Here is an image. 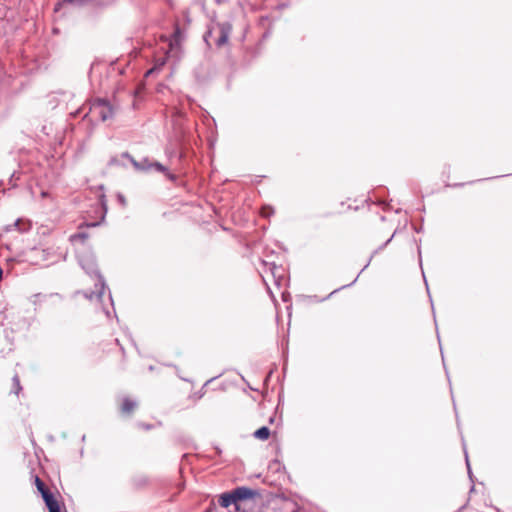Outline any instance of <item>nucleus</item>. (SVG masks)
Segmentation results:
<instances>
[{"label": "nucleus", "mask_w": 512, "mask_h": 512, "mask_svg": "<svg viewBox=\"0 0 512 512\" xmlns=\"http://www.w3.org/2000/svg\"><path fill=\"white\" fill-rule=\"evenodd\" d=\"M127 64H121L116 60L109 65L103 62H94L91 65L89 78L94 85L98 81V87L101 90L113 89L116 93L125 91L126 82L123 79Z\"/></svg>", "instance_id": "obj_1"}, {"label": "nucleus", "mask_w": 512, "mask_h": 512, "mask_svg": "<svg viewBox=\"0 0 512 512\" xmlns=\"http://www.w3.org/2000/svg\"><path fill=\"white\" fill-rule=\"evenodd\" d=\"M80 264L88 275L95 276L96 278V282L94 284L95 290L91 291L90 293L85 292L84 296L90 300L96 299L98 301H101L105 291V282L103 277L99 273L95 261L92 258H87L82 259L80 261Z\"/></svg>", "instance_id": "obj_2"}, {"label": "nucleus", "mask_w": 512, "mask_h": 512, "mask_svg": "<svg viewBox=\"0 0 512 512\" xmlns=\"http://www.w3.org/2000/svg\"><path fill=\"white\" fill-rule=\"evenodd\" d=\"M231 31L232 24L229 21L217 22L214 26L209 27L204 33L203 40L208 46H210V39L216 34L217 36L214 39L215 45L217 47H222L227 44Z\"/></svg>", "instance_id": "obj_3"}, {"label": "nucleus", "mask_w": 512, "mask_h": 512, "mask_svg": "<svg viewBox=\"0 0 512 512\" xmlns=\"http://www.w3.org/2000/svg\"><path fill=\"white\" fill-rule=\"evenodd\" d=\"M130 164L133 165V167L139 171V172H158L163 173L170 181H176L177 177L173 173L169 172L167 167H165L163 164H161L158 161L150 160L148 158H143L142 160H135L133 157L130 156Z\"/></svg>", "instance_id": "obj_4"}, {"label": "nucleus", "mask_w": 512, "mask_h": 512, "mask_svg": "<svg viewBox=\"0 0 512 512\" xmlns=\"http://www.w3.org/2000/svg\"><path fill=\"white\" fill-rule=\"evenodd\" d=\"M113 115V108L105 99H95L89 108V112L85 114L86 117H90L91 120L106 121Z\"/></svg>", "instance_id": "obj_5"}, {"label": "nucleus", "mask_w": 512, "mask_h": 512, "mask_svg": "<svg viewBox=\"0 0 512 512\" xmlns=\"http://www.w3.org/2000/svg\"><path fill=\"white\" fill-rule=\"evenodd\" d=\"M395 234H396V231L392 234V236H391V237H390L386 242H384L382 245H380L377 249H375V250L373 251V253L371 254V256H370V258H369L368 262L366 263V265L363 267V269L360 271V273L355 277V279H354L351 283H349V284H347V285H343V286H341V287H339V288L335 289V290H334V291H332V292H331L327 297L323 298V299H322V301H324V300L328 299L330 296H332L333 294L337 293V292H338V291H340L341 289H344V288H347V287H350V286L354 285V284L356 283V281H357V279H358L359 275H360V274H361V273H362V272H363V271H364V270H365V269L370 265V262H371L372 258H373L376 254H378L380 251H382L383 249H385V247H386V246H387V245L392 241V239H393V237L395 236Z\"/></svg>", "instance_id": "obj_6"}, {"label": "nucleus", "mask_w": 512, "mask_h": 512, "mask_svg": "<svg viewBox=\"0 0 512 512\" xmlns=\"http://www.w3.org/2000/svg\"><path fill=\"white\" fill-rule=\"evenodd\" d=\"M395 234H396V231L392 234V236H391V237H390L386 242H384L382 245H380L377 249H375V250L373 251V253L371 254V256H370V258H369L368 262L366 263V265L363 267V269L360 271V273L355 277V279H354L351 283H349V284H347V285H343V286H341V287H339V288L335 289V290H334V291H332V292H331L327 297L323 298V299H322V301H324V300L328 299L330 296H332L333 294L337 293V292H338V291H340L341 289H344V288H347V287H350V286L354 285V284L356 283V281H357V279H358L359 275H360V274H361V273H362V272H363V271H364V270H365V269L370 265V262H371L372 258H373L376 254H378L380 251H382L383 249H385V247H386V246H387V245L392 241V239H393V237L395 236Z\"/></svg>", "instance_id": "obj_7"}, {"label": "nucleus", "mask_w": 512, "mask_h": 512, "mask_svg": "<svg viewBox=\"0 0 512 512\" xmlns=\"http://www.w3.org/2000/svg\"><path fill=\"white\" fill-rule=\"evenodd\" d=\"M232 490L234 492L237 505L241 502L252 500L259 495L257 490L246 486H238Z\"/></svg>", "instance_id": "obj_8"}, {"label": "nucleus", "mask_w": 512, "mask_h": 512, "mask_svg": "<svg viewBox=\"0 0 512 512\" xmlns=\"http://www.w3.org/2000/svg\"><path fill=\"white\" fill-rule=\"evenodd\" d=\"M218 503L223 508L233 505L236 510H239L233 490L221 493L218 497Z\"/></svg>", "instance_id": "obj_9"}, {"label": "nucleus", "mask_w": 512, "mask_h": 512, "mask_svg": "<svg viewBox=\"0 0 512 512\" xmlns=\"http://www.w3.org/2000/svg\"><path fill=\"white\" fill-rule=\"evenodd\" d=\"M42 498L49 512H61L60 505L50 490L43 491Z\"/></svg>", "instance_id": "obj_10"}, {"label": "nucleus", "mask_w": 512, "mask_h": 512, "mask_svg": "<svg viewBox=\"0 0 512 512\" xmlns=\"http://www.w3.org/2000/svg\"><path fill=\"white\" fill-rule=\"evenodd\" d=\"M149 484V478L144 474H136L132 479V486L134 489L141 490L147 487Z\"/></svg>", "instance_id": "obj_11"}, {"label": "nucleus", "mask_w": 512, "mask_h": 512, "mask_svg": "<svg viewBox=\"0 0 512 512\" xmlns=\"http://www.w3.org/2000/svg\"><path fill=\"white\" fill-rule=\"evenodd\" d=\"M128 159V152H122L119 156H112L108 162L111 167L114 166H125V161Z\"/></svg>", "instance_id": "obj_12"}, {"label": "nucleus", "mask_w": 512, "mask_h": 512, "mask_svg": "<svg viewBox=\"0 0 512 512\" xmlns=\"http://www.w3.org/2000/svg\"><path fill=\"white\" fill-rule=\"evenodd\" d=\"M270 434H271L270 429L267 426H261L260 428H258L257 430L254 431L253 436L256 439L264 441L269 438Z\"/></svg>", "instance_id": "obj_13"}, {"label": "nucleus", "mask_w": 512, "mask_h": 512, "mask_svg": "<svg viewBox=\"0 0 512 512\" xmlns=\"http://www.w3.org/2000/svg\"><path fill=\"white\" fill-rule=\"evenodd\" d=\"M88 238V234L86 232L79 231L73 235L70 236L71 242H80L84 243Z\"/></svg>", "instance_id": "obj_14"}, {"label": "nucleus", "mask_w": 512, "mask_h": 512, "mask_svg": "<svg viewBox=\"0 0 512 512\" xmlns=\"http://www.w3.org/2000/svg\"><path fill=\"white\" fill-rule=\"evenodd\" d=\"M12 383H13V390H12V392H14L16 395H18L20 393V391L22 390V386L20 384V379H19V376L17 374H15L13 376Z\"/></svg>", "instance_id": "obj_15"}, {"label": "nucleus", "mask_w": 512, "mask_h": 512, "mask_svg": "<svg viewBox=\"0 0 512 512\" xmlns=\"http://www.w3.org/2000/svg\"><path fill=\"white\" fill-rule=\"evenodd\" d=\"M35 484L38 489V491L43 494V491H48L49 489L45 486L44 482L38 477H35Z\"/></svg>", "instance_id": "obj_16"}, {"label": "nucleus", "mask_w": 512, "mask_h": 512, "mask_svg": "<svg viewBox=\"0 0 512 512\" xmlns=\"http://www.w3.org/2000/svg\"><path fill=\"white\" fill-rule=\"evenodd\" d=\"M274 213V209L271 206H263L261 209V215L263 217H270Z\"/></svg>", "instance_id": "obj_17"}, {"label": "nucleus", "mask_w": 512, "mask_h": 512, "mask_svg": "<svg viewBox=\"0 0 512 512\" xmlns=\"http://www.w3.org/2000/svg\"><path fill=\"white\" fill-rule=\"evenodd\" d=\"M215 378H216V377H213V378H211V379L207 380V381L205 382V384L203 385V387H202V388H201L197 393H195V397H196L197 399H201V398L204 396V394H205V390H204V389H205V387H206L210 382H212Z\"/></svg>", "instance_id": "obj_18"}, {"label": "nucleus", "mask_w": 512, "mask_h": 512, "mask_svg": "<svg viewBox=\"0 0 512 512\" xmlns=\"http://www.w3.org/2000/svg\"><path fill=\"white\" fill-rule=\"evenodd\" d=\"M91 1L92 0H63L64 3H69L78 6H83Z\"/></svg>", "instance_id": "obj_19"}, {"label": "nucleus", "mask_w": 512, "mask_h": 512, "mask_svg": "<svg viewBox=\"0 0 512 512\" xmlns=\"http://www.w3.org/2000/svg\"><path fill=\"white\" fill-rule=\"evenodd\" d=\"M135 425H136V427L146 430V431L151 430V429L155 428V426H156L154 424H147V423H143V422H137Z\"/></svg>", "instance_id": "obj_20"}, {"label": "nucleus", "mask_w": 512, "mask_h": 512, "mask_svg": "<svg viewBox=\"0 0 512 512\" xmlns=\"http://www.w3.org/2000/svg\"><path fill=\"white\" fill-rule=\"evenodd\" d=\"M121 411L123 413L128 412V397H123L122 403H121Z\"/></svg>", "instance_id": "obj_21"}, {"label": "nucleus", "mask_w": 512, "mask_h": 512, "mask_svg": "<svg viewBox=\"0 0 512 512\" xmlns=\"http://www.w3.org/2000/svg\"><path fill=\"white\" fill-rule=\"evenodd\" d=\"M165 365H166V366H168V367H174V368H175V370H176V374H177V376H178L181 380L186 381V382H190V379L184 378V377H182V376L179 374V368H178L176 365H173V364H170V363L165 364Z\"/></svg>", "instance_id": "obj_22"}, {"label": "nucleus", "mask_w": 512, "mask_h": 512, "mask_svg": "<svg viewBox=\"0 0 512 512\" xmlns=\"http://www.w3.org/2000/svg\"><path fill=\"white\" fill-rule=\"evenodd\" d=\"M465 460H466V466H467L469 478L472 480V471H471L470 463H469V460H468L467 451H465Z\"/></svg>", "instance_id": "obj_23"}, {"label": "nucleus", "mask_w": 512, "mask_h": 512, "mask_svg": "<svg viewBox=\"0 0 512 512\" xmlns=\"http://www.w3.org/2000/svg\"><path fill=\"white\" fill-rule=\"evenodd\" d=\"M117 200H118V202L121 204V206H123V207L125 206V204H126V199H125V196H124L123 194L118 193V194H117Z\"/></svg>", "instance_id": "obj_24"}, {"label": "nucleus", "mask_w": 512, "mask_h": 512, "mask_svg": "<svg viewBox=\"0 0 512 512\" xmlns=\"http://www.w3.org/2000/svg\"><path fill=\"white\" fill-rule=\"evenodd\" d=\"M19 178H20V175H19V174H17L16 172H13V174H12V175H11V177H10V183H11L13 186H15V185H16V183H14V181L19 180Z\"/></svg>", "instance_id": "obj_25"}, {"label": "nucleus", "mask_w": 512, "mask_h": 512, "mask_svg": "<svg viewBox=\"0 0 512 512\" xmlns=\"http://www.w3.org/2000/svg\"><path fill=\"white\" fill-rule=\"evenodd\" d=\"M99 201H100L101 206L104 209V211H106V200H105V195L104 194L100 195Z\"/></svg>", "instance_id": "obj_26"}, {"label": "nucleus", "mask_w": 512, "mask_h": 512, "mask_svg": "<svg viewBox=\"0 0 512 512\" xmlns=\"http://www.w3.org/2000/svg\"><path fill=\"white\" fill-rule=\"evenodd\" d=\"M288 6H289L288 3L283 2V3H280V4L277 5V9L278 10H283V9H286Z\"/></svg>", "instance_id": "obj_27"}, {"label": "nucleus", "mask_w": 512, "mask_h": 512, "mask_svg": "<svg viewBox=\"0 0 512 512\" xmlns=\"http://www.w3.org/2000/svg\"><path fill=\"white\" fill-rule=\"evenodd\" d=\"M422 275H423V278H424V282H425V285H426L427 292H429L428 282H427V280H426V277H425V274H424V271H423V270H422ZM428 295H429V298H431L430 293H428ZM430 301L432 302V299H430Z\"/></svg>", "instance_id": "obj_28"}, {"label": "nucleus", "mask_w": 512, "mask_h": 512, "mask_svg": "<svg viewBox=\"0 0 512 512\" xmlns=\"http://www.w3.org/2000/svg\"><path fill=\"white\" fill-rule=\"evenodd\" d=\"M137 406V403L130 399V413L134 410V408Z\"/></svg>", "instance_id": "obj_29"}, {"label": "nucleus", "mask_w": 512, "mask_h": 512, "mask_svg": "<svg viewBox=\"0 0 512 512\" xmlns=\"http://www.w3.org/2000/svg\"><path fill=\"white\" fill-rule=\"evenodd\" d=\"M418 257H419V264L422 267V256H421V248L418 246Z\"/></svg>", "instance_id": "obj_30"}, {"label": "nucleus", "mask_w": 512, "mask_h": 512, "mask_svg": "<svg viewBox=\"0 0 512 512\" xmlns=\"http://www.w3.org/2000/svg\"><path fill=\"white\" fill-rule=\"evenodd\" d=\"M465 183H455V184H452V185H449L450 187H462L464 186Z\"/></svg>", "instance_id": "obj_31"}, {"label": "nucleus", "mask_w": 512, "mask_h": 512, "mask_svg": "<svg viewBox=\"0 0 512 512\" xmlns=\"http://www.w3.org/2000/svg\"><path fill=\"white\" fill-rule=\"evenodd\" d=\"M414 230H415V232L420 233V232H422L423 227H422V226H420V227H414Z\"/></svg>", "instance_id": "obj_32"}, {"label": "nucleus", "mask_w": 512, "mask_h": 512, "mask_svg": "<svg viewBox=\"0 0 512 512\" xmlns=\"http://www.w3.org/2000/svg\"><path fill=\"white\" fill-rule=\"evenodd\" d=\"M215 451L217 455H221L222 453V450L218 446L215 447Z\"/></svg>", "instance_id": "obj_33"}, {"label": "nucleus", "mask_w": 512, "mask_h": 512, "mask_svg": "<svg viewBox=\"0 0 512 512\" xmlns=\"http://www.w3.org/2000/svg\"><path fill=\"white\" fill-rule=\"evenodd\" d=\"M278 267H276V265L273 264V268H272V274L274 277H276V273H275V270H277Z\"/></svg>", "instance_id": "obj_34"}, {"label": "nucleus", "mask_w": 512, "mask_h": 512, "mask_svg": "<svg viewBox=\"0 0 512 512\" xmlns=\"http://www.w3.org/2000/svg\"><path fill=\"white\" fill-rule=\"evenodd\" d=\"M174 36H175V37L180 36V29H179V28H177V29H176V31H175V33H174Z\"/></svg>", "instance_id": "obj_35"}, {"label": "nucleus", "mask_w": 512, "mask_h": 512, "mask_svg": "<svg viewBox=\"0 0 512 512\" xmlns=\"http://www.w3.org/2000/svg\"><path fill=\"white\" fill-rule=\"evenodd\" d=\"M133 345H134V347L136 348V350L138 351V353L140 354V351H139V349H138V345H137L136 343H134V342H133Z\"/></svg>", "instance_id": "obj_36"}, {"label": "nucleus", "mask_w": 512, "mask_h": 512, "mask_svg": "<svg viewBox=\"0 0 512 512\" xmlns=\"http://www.w3.org/2000/svg\"><path fill=\"white\" fill-rule=\"evenodd\" d=\"M97 225V223H91V224H88L87 226L89 227H95Z\"/></svg>", "instance_id": "obj_37"}, {"label": "nucleus", "mask_w": 512, "mask_h": 512, "mask_svg": "<svg viewBox=\"0 0 512 512\" xmlns=\"http://www.w3.org/2000/svg\"><path fill=\"white\" fill-rule=\"evenodd\" d=\"M465 508V506L460 507L456 512H462V510Z\"/></svg>", "instance_id": "obj_38"}, {"label": "nucleus", "mask_w": 512, "mask_h": 512, "mask_svg": "<svg viewBox=\"0 0 512 512\" xmlns=\"http://www.w3.org/2000/svg\"><path fill=\"white\" fill-rule=\"evenodd\" d=\"M224 1H225V0H216V3L221 4V3H223Z\"/></svg>", "instance_id": "obj_39"}, {"label": "nucleus", "mask_w": 512, "mask_h": 512, "mask_svg": "<svg viewBox=\"0 0 512 512\" xmlns=\"http://www.w3.org/2000/svg\"><path fill=\"white\" fill-rule=\"evenodd\" d=\"M129 55H130V58H131L132 55H133V50H130Z\"/></svg>", "instance_id": "obj_40"}, {"label": "nucleus", "mask_w": 512, "mask_h": 512, "mask_svg": "<svg viewBox=\"0 0 512 512\" xmlns=\"http://www.w3.org/2000/svg\"><path fill=\"white\" fill-rule=\"evenodd\" d=\"M150 73H152V70H148V71L146 72V75H149Z\"/></svg>", "instance_id": "obj_41"}, {"label": "nucleus", "mask_w": 512, "mask_h": 512, "mask_svg": "<svg viewBox=\"0 0 512 512\" xmlns=\"http://www.w3.org/2000/svg\"><path fill=\"white\" fill-rule=\"evenodd\" d=\"M211 510H212L211 508H208V509H206L205 512H211Z\"/></svg>", "instance_id": "obj_42"}, {"label": "nucleus", "mask_w": 512, "mask_h": 512, "mask_svg": "<svg viewBox=\"0 0 512 512\" xmlns=\"http://www.w3.org/2000/svg\"><path fill=\"white\" fill-rule=\"evenodd\" d=\"M437 338H438V341L440 342V335L437 333Z\"/></svg>", "instance_id": "obj_43"}, {"label": "nucleus", "mask_w": 512, "mask_h": 512, "mask_svg": "<svg viewBox=\"0 0 512 512\" xmlns=\"http://www.w3.org/2000/svg\"><path fill=\"white\" fill-rule=\"evenodd\" d=\"M441 356H444V353L441 351ZM442 360L444 361V357H442Z\"/></svg>", "instance_id": "obj_44"}]
</instances>
